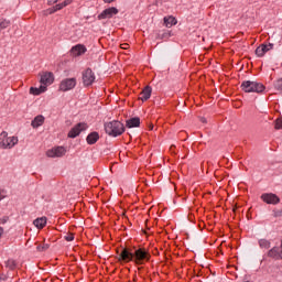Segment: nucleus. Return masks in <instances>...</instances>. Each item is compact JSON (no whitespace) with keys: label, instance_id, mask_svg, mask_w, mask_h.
Instances as JSON below:
<instances>
[{"label":"nucleus","instance_id":"f257e3e1","mask_svg":"<svg viewBox=\"0 0 282 282\" xmlns=\"http://www.w3.org/2000/svg\"><path fill=\"white\" fill-rule=\"evenodd\" d=\"M105 131L108 135L112 138H118L124 133V123L113 120L105 123Z\"/></svg>","mask_w":282,"mask_h":282},{"label":"nucleus","instance_id":"f03ea898","mask_svg":"<svg viewBox=\"0 0 282 282\" xmlns=\"http://www.w3.org/2000/svg\"><path fill=\"white\" fill-rule=\"evenodd\" d=\"M240 87L246 94H261L265 90V86H263V84L252 80L242 82Z\"/></svg>","mask_w":282,"mask_h":282},{"label":"nucleus","instance_id":"7ed1b4c3","mask_svg":"<svg viewBox=\"0 0 282 282\" xmlns=\"http://www.w3.org/2000/svg\"><path fill=\"white\" fill-rule=\"evenodd\" d=\"M149 261H151V253L149 250L144 248L133 250V263L137 265H144Z\"/></svg>","mask_w":282,"mask_h":282},{"label":"nucleus","instance_id":"20e7f679","mask_svg":"<svg viewBox=\"0 0 282 282\" xmlns=\"http://www.w3.org/2000/svg\"><path fill=\"white\" fill-rule=\"evenodd\" d=\"M15 144H19V138L8 137V132L0 133V147L1 149H12Z\"/></svg>","mask_w":282,"mask_h":282},{"label":"nucleus","instance_id":"39448f33","mask_svg":"<svg viewBox=\"0 0 282 282\" xmlns=\"http://www.w3.org/2000/svg\"><path fill=\"white\" fill-rule=\"evenodd\" d=\"M40 83L42 87H48L54 83V73L52 72H42L40 73Z\"/></svg>","mask_w":282,"mask_h":282},{"label":"nucleus","instance_id":"423d86ee","mask_svg":"<svg viewBox=\"0 0 282 282\" xmlns=\"http://www.w3.org/2000/svg\"><path fill=\"white\" fill-rule=\"evenodd\" d=\"M96 80V75L94 74V70L91 68H87L83 73V84L85 87H89L90 85H94V82Z\"/></svg>","mask_w":282,"mask_h":282},{"label":"nucleus","instance_id":"0eeeda50","mask_svg":"<svg viewBox=\"0 0 282 282\" xmlns=\"http://www.w3.org/2000/svg\"><path fill=\"white\" fill-rule=\"evenodd\" d=\"M76 87V78H65L59 84V91H69Z\"/></svg>","mask_w":282,"mask_h":282},{"label":"nucleus","instance_id":"6e6552de","mask_svg":"<svg viewBox=\"0 0 282 282\" xmlns=\"http://www.w3.org/2000/svg\"><path fill=\"white\" fill-rule=\"evenodd\" d=\"M118 261H123L124 263L133 262V250L123 248L119 253Z\"/></svg>","mask_w":282,"mask_h":282},{"label":"nucleus","instance_id":"1a4fd4ad","mask_svg":"<svg viewBox=\"0 0 282 282\" xmlns=\"http://www.w3.org/2000/svg\"><path fill=\"white\" fill-rule=\"evenodd\" d=\"M115 14H118V8L110 7L106 10H104L99 15L98 20L102 21L104 19H112Z\"/></svg>","mask_w":282,"mask_h":282},{"label":"nucleus","instance_id":"9d476101","mask_svg":"<svg viewBox=\"0 0 282 282\" xmlns=\"http://www.w3.org/2000/svg\"><path fill=\"white\" fill-rule=\"evenodd\" d=\"M87 129V123L80 122L77 123L72 130L68 132V138H77V135H80L82 131H85Z\"/></svg>","mask_w":282,"mask_h":282},{"label":"nucleus","instance_id":"9b49d317","mask_svg":"<svg viewBox=\"0 0 282 282\" xmlns=\"http://www.w3.org/2000/svg\"><path fill=\"white\" fill-rule=\"evenodd\" d=\"M67 153V150H65L64 147H57L48 150L46 152L47 158H63Z\"/></svg>","mask_w":282,"mask_h":282},{"label":"nucleus","instance_id":"f8f14e48","mask_svg":"<svg viewBox=\"0 0 282 282\" xmlns=\"http://www.w3.org/2000/svg\"><path fill=\"white\" fill-rule=\"evenodd\" d=\"M261 199L265 203V204H273L276 205L279 204V202H281V199L279 198V196H276L273 193H269V194H262L261 195Z\"/></svg>","mask_w":282,"mask_h":282},{"label":"nucleus","instance_id":"ddd939ff","mask_svg":"<svg viewBox=\"0 0 282 282\" xmlns=\"http://www.w3.org/2000/svg\"><path fill=\"white\" fill-rule=\"evenodd\" d=\"M85 52H87V47H85L83 44H77L70 48V54L73 56H83Z\"/></svg>","mask_w":282,"mask_h":282},{"label":"nucleus","instance_id":"4468645a","mask_svg":"<svg viewBox=\"0 0 282 282\" xmlns=\"http://www.w3.org/2000/svg\"><path fill=\"white\" fill-rule=\"evenodd\" d=\"M272 47H274V44H269V45L262 44L256 48V54L259 57L264 56L267 52H270V50H272Z\"/></svg>","mask_w":282,"mask_h":282},{"label":"nucleus","instance_id":"2eb2a0df","mask_svg":"<svg viewBox=\"0 0 282 282\" xmlns=\"http://www.w3.org/2000/svg\"><path fill=\"white\" fill-rule=\"evenodd\" d=\"M152 91L153 89L151 88V86H145L140 94L139 100H142V102H147V100L151 98Z\"/></svg>","mask_w":282,"mask_h":282},{"label":"nucleus","instance_id":"dca6fc26","mask_svg":"<svg viewBox=\"0 0 282 282\" xmlns=\"http://www.w3.org/2000/svg\"><path fill=\"white\" fill-rule=\"evenodd\" d=\"M44 122H45V117H43V115H39L31 122V127H33V129H39V127H43Z\"/></svg>","mask_w":282,"mask_h":282},{"label":"nucleus","instance_id":"f3484780","mask_svg":"<svg viewBox=\"0 0 282 282\" xmlns=\"http://www.w3.org/2000/svg\"><path fill=\"white\" fill-rule=\"evenodd\" d=\"M270 259H281V249L279 247H273L267 253Z\"/></svg>","mask_w":282,"mask_h":282},{"label":"nucleus","instance_id":"a211bd4d","mask_svg":"<svg viewBox=\"0 0 282 282\" xmlns=\"http://www.w3.org/2000/svg\"><path fill=\"white\" fill-rule=\"evenodd\" d=\"M126 127H128V129H133L135 127H140V117H133L131 119H128L126 121Z\"/></svg>","mask_w":282,"mask_h":282},{"label":"nucleus","instance_id":"6ab92c4d","mask_svg":"<svg viewBox=\"0 0 282 282\" xmlns=\"http://www.w3.org/2000/svg\"><path fill=\"white\" fill-rule=\"evenodd\" d=\"M98 140H100V134H98V132H91L86 138L87 144H96Z\"/></svg>","mask_w":282,"mask_h":282},{"label":"nucleus","instance_id":"aec40b11","mask_svg":"<svg viewBox=\"0 0 282 282\" xmlns=\"http://www.w3.org/2000/svg\"><path fill=\"white\" fill-rule=\"evenodd\" d=\"M163 21H164L165 28H173V25H177V19H175V17L173 15L165 17Z\"/></svg>","mask_w":282,"mask_h":282},{"label":"nucleus","instance_id":"412c9836","mask_svg":"<svg viewBox=\"0 0 282 282\" xmlns=\"http://www.w3.org/2000/svg\"><path fill=\"white\" fill-rule=\"evenodd\" d=\"M45 91H47V87L42 85L39 88L36 87L30 88V94H32L33 96H41V94H45Z\"/></svg>","mask_w":282,"mask_h":282},{"label":"nucleus","instance_id":"4be33fe9","mask_svg":"<svg viewBox=\"0 0 282 282\" xmlns=\"http://www.w3.org/2000/svg\"><path fill=\"white\" fill-rule=\"evenodd\" d=\"M33 224L35 227H37L41 230L45 228V226L47 225V218L46 217L37 218L33 221Z\"/></svg>","mask_w":282,"mask_h":282},{"label":"nucleus","instance_id":"5701e85b","mask_svg":"<svg viewBox=\"0 0 282 282\" xmlns=\"http://www.w3.org/2000/svg\"><path fill=\"white\" fill-rule=\"evenodd\" d=\"M259 243V247L262 249V250H269L270 246H271V242L270 240L265 239V238H262L258 241Z\"/></svg>","mask_w":282,"mask_h":282},{"label":"nucleus","instance_id":"b1692460","mask_svg":"<svg viewBox=\"0 0 282 282\" xmlns=\"http://www.w3.org/2000/svg\"><path fill=\"white\" fill-rule=\"evenodd\" d=\"M7 28H10V20H6L3 18H0V32L2 30H7Z\"/></svg>","mask_w":282,"mask_h":282},{"label":"nucleus","instance_id":"393cba45","mask_svg":"<svg viewBox=\"0 0 282 282\" xmlns=\"http://www.w3.org/2000/svg\"><path fill=\"white\" fill-rule=\"evenodd\" d=\"M63 4H56L55 7H52L50 9H47V14H54V12H58V10H63Z\"/></svg>","mask_w":282,"mask_h":282},{"label":"nucleus","instance_id":"a878e982","mask_svg":"<svg viewBox=\"0 0 282 282\" xmlns=\"http://www.w3.org/2000/svg\"><path fill=\"white\" fill-rule=\"evenodd\" d=\"M6 268H9V270H15L17 269V261L9 259L6 262Z\"/></svg>","mask_w":282,"mask_h":282},{"label":"nucleus","instance_id":"bb28decb","mask_svg":"<svg viewBox=\"0 0 282 282\" xmlns=\"http://www.w3.org/2000/svg\"><path fill=\"white\" fill-rule=\"evenodd\" d=\"M37 252H45V250H50V243L39 245L36 247Z\"/></svg>","mask_w":282,"mask_h":282},{"label":"nucleus","instance_id":"cd10ccee","mask_svg":"<svg viewBox=\"0 0 282 282\" xmlns=\"http://www.w3.org/2000/svg\"><path fill=\"white\" fill-rule=\"evenodd\" d=\"M274 87H275V89H278V91H282V78H280L275 82Z\"/></svg>","mask_w":282,"mask_h":282},{"label":"nucleus","instance_id":"c85d7f7f","mask_svg":"<svg viewBox=\"0 0 282 282\" xmlns=\"http://www.w3.org/2000/svg\"><path fill=\"white\" fill-rule=\"evenodd\" d=\"M275 129H282V117L275 120Z\"/></svg>","mask_w":282,"mask_h":282},{"label":"nucleus","instance_id":"c756f323","mask_svg":"<svg viewBox=\"0 0 282 282\" xmlns=\"http://www.w3.org/2000/svg\"><path fill=\"white\" fill-rule=\"evenodd\" d=\"M65 240L66 241H74V234H68L67 236H65Z\"/></svg>","mask_w":282,"mask_h":282},{"label":"nucleus","instance_id":"7c9ffc66","mask_svg":"<svg viewBox=\"0 0 282 282\" xmlns=\"http://www.w3.org/2000/svg\"><path fill=\"white\" fill-rule=\"evenodd\" d=\"M72 3V0H65L63 3H62V7L63 8H67V6H69Z\"/></svg>","mask_w":282,"mask_h":282},{"label":"nucleus","instance_id":"2f4dec72","mask_svg":"<svg viewBox=\"0 0 282 282\" xmlns=\"http://www.w3.org/2000/svg\"><path fill=\"white\" fill-rule=\"evenodd\" d=\"M1 199H6V191L0 189V202Z\"/></svg>","mask_w":282,"mask_h":282},{"label":"nucleus","instance_id":"473e14b6","mask_svg":"<svg viewBox=\"0 0 282 282\" xmlns=\"http://www.w3.org/2000/svg\"><path fill=\"white\" fill-rule=\"evenodd\" d=\"M0 281H8V275L1 273L0 274Z\"/></svg>","mask_w":282,"mask_h":282},{"label":"nucleus","instance_id":"72a5a7b5","mask_svg":"<svg viewBox=\"0 0 282 282\" xmlns=\"http://www.w3.org/2000/svg\"><path fill=\"white\" fill-rule=\"evenodd\" d=\"M0 224H8V217L0 218Z\"/></svg>","mask_w":282,"mask_h":282},{"label":"nucleus","instance_id":"f704fd0d","mask_svg":"<svg viewBox=\"0 0 282 282\" xmlns=\"http://www.w3.org/2000/svg\"><path fill=\"white\" fill-rule=\"evenodd\" d=\"M121 48L122 50H128L129 48V44H121Z\"/></svg>","mask_w":282,"mask_h":282},{"label":"nucleus","instance_id":"c9c22d12","mask_svg":"<svg viewBox=\"0 0 282 282\" xmlns=\"http://www.w3.org/2000/svg\"><path fill=\"white\" fill-rule=\"evenodd\" d=\"M200 122H203V124H206V122H208V121L206 120V118L200 117Z\"/></svg>","mask_w":282,"mask_h":282},{"label":"nucleus","instance_id":"e433bc0d","mask_svg":"<svg viewBox=\"0 0 282 282\" xmlns=\"http://www.w3.org/2000/svg\"><path fill=\"white\" fill-rule=\"evenodd\" d=\"M3 237V227H0V239Z\"/></svg>","mask_w":282,"mask_h":282},{"label":"nucleus","instance_id":"4c0bfd02","mask_svg":"<svg viewBox=\"0 0 282 282\" xmlns=\"http://www.w3.org/2000/svg\"><path fill=\"white\" fill-rule=\"evenodd\" d=\"M105 3H112L113 0H104Z\"/></svg>","mask_w":282,"mask_h":282},{"label":"nucleus","instance_id":"58836bf2","mask_svg":"<svg viewBox=\"0 0 282 282\" xmlns=\"http://www.w3.org/2000/svg\"><path fill=\"white\" fill-rule=\"evenodd\" d=\"M280 259H282V250H281V256H280Z\"/></svg>","mask_w":282,"mask_h":282}]
</instances>
